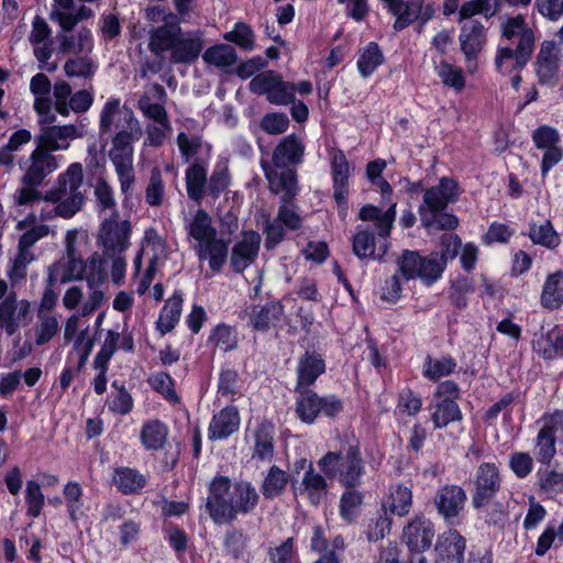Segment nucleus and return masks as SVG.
I'll list each match as a JSON object with an SVG mask.
<instances>
[{"mask_svg": "<svg viewBox=\"0 0 563 563\" xmlns=\"http://www.w3.org/2000/svg\"><path fill=\"white\" fill-rule=\"evenodd\" d=\"M303 154L305 144L299 136L292 133L279 141L273 152L272 161L276 168H286L299 165Z\"/></svg>", "mask_w": 563, "mask_h": 563, "instance_id": "nucleus-31", "label": "nucleus"}, {"mask_svg": "<svg viewBox=\"0 0 563 563\" xmlns=\"http://www.w3.org/2000/svg\"><path fill=\"white\" fill-rule=\"evenodd\" d=\"M296 372L297 384L295 390L309 389L318 377L325 372V362L316 351H306L298 360Z\"/></svg>", "mask_w": 563, "mask_h": 563, "instance_id": "nucleus-29", "label": "nucleus"}, {"mask_svg": "<svg viewBox=\"0 0 563 563\" xmlns=\"http://www.w3.org/2000/svg\"><path fill=\"white\" fill-rule=\"evenodd\" d=\"M465 549V538L456 529H449L438 536L434 563H463Z\"/></svg>", "mask_w": 563, "mask_h": 563, "instance_id": "nucleus-20", "label": "nucleus"}, {"mask_svg": "<svg viewBox=\"0 0 563 563\" xmlns=\"http://www.w3.org/2000/svg\"><path fill=\"white\" fill-rule=\"evenodd\" d=\"M58 167L57 156L36 146L21 164L23 172L20 179L21 187L13 194L14 203L30 206L44 200L56 203V206L47 212L42 211V219L73 218L85 205V195L80 191L84 184V170L80 163H71L64 173L58 175L55 186L45 195L38 190V187L44 185L46 178L53 175Z\"/></svg>", "mask_w": 563, "mask_h": 563, "instance_id": "nucleus-1", "label": "nucleus"}, {"mask_svg": "<svg viewBox=\"0 0 563 563\" xmlns=\"http://www.w3.org/2000/svg\"><path fill=\"white\" fill-rule=\"evenodd\" d=\"M168 438V428L162 421L154 419L143 423L140 440L142 445L150 451L164 449Z\"/></svg>", "mask_w": 563, "mask_h": 563, "instance_id": "nucleus-44", "label": "nucleus"}, {"mask_svg": "<svg viewBox=\"0 0 563 563\" xmlns=\"http://www.w3.org/2000/svg\"><path fill=\"white\" fill-rule=\"evenodd\" d=\"M541 306L549 310H556L563 305V273L550 274L543 285Z\"/></svg>", "mask_w": 563, "mask_h": 563, "instance_id": "nucleus-46", "label": "nucleus"}, {"mask_svg": "<svg viewBox=\"0 0 563 563\" xmlns=\"http://www.w3.org/2000/svg\"><path fill=\"white\" fill-rule=\"evenodd\" d=\"M208 168V157H199L185 172L188 198L198 205L206 197L216 201L231 185V175L225 164H217L209 178Z\"/></svg>", "mask_w": 563, "mask_h": 563, "instance_id": "nucleus-4", "label": "nucleus"}, {"mask_svg": "<svg viewBox=\"0 0 563 563\" xmlns=\"http://www.w3.org/2000/svg\"><path fill=\"white\" fill-rule=\"evenodd\" d=\"M434 429H443L452 422L461 421L463 413L453 399H441L430 406Z\"/></svg>", "mask_w": 563, "mask_h": 563, "instance_id": "nucleus-43", "label": "nucleus"}, {"mask_svg": "<svg viewBox=\"0 0 563 563\" xmlns=\"http://www.w3.org/2000/svg\"><path fill=\"white\" fill-rule=\"evenodd\" d=\"M435 526L424 514H417L402 528L400 540L412 554H422L433 543Z\"/></svg>", "mask_w": 563, "mask_h": 563, "instance_id": "nucleus-10", "label": "nucleus"}, {"mask_svg": "<svg viewBox=\"0 0 563 563\" xmlns=\"http://www.w3.org/2000/svg\"><path fill=\"white\" fill-rule=\"evenodd\" d=\"M208 493L201 499L200 509L216 526L231 523L230 478L218 475L208 486Z\"/></svg>", "mask_w": 563, "mask_h": 563, "instance_id": "nucleus-7", "label": "nucleus"}, {"mask_svg": "<svg viewBox=\"0 0 563 563\" xmlns=\"http://www.w3.org/2000/svg\"><path fill=\"white\" fill-rule=\"evenodd\" d=\"M390 512L399 517H405L409 514L412 505L411 488L402 484L396 485V487L390 490Z\"/></svg>", "mask_w": 563, "mask_h": 563, "instance_id": "nucleus-60", "label": "nucleus"}, {"mask_svg": "<svg viewBox=\"0 0 563 563\" xmlns=\"http://www.w3.org/2000/svg\"><path fill=\"white\" fill-rule=\"evenodd\" d=\"M57 52L62 55H81L93 51V35L90 29L81 26L76 32L62 30L57 33Z\"/></svg>", "mask_w": 563, "mask_h": 563, "instance_id": "nucleus-25", "label": "nucleus"}, {"mask_svg": "<svg viewBox=\"0 0 563 563\" xmlns=\"http://www.w3.org/2000/svg\"><path fill=\"white\" fill-rule=\"evenodd\" d=\"M185 230L198 244L218 235L211 217L203 209H198L192 218L185 219Z\"/></svg>", "mask_w": 563, "mask_h": 563, "instance_id": "nucleus-42", "label": "nucleus"}, {"mask_svg": "<svg viewBox=\"0 0 563 563\" xmlns=\"http://www.w3.org/2000/svg\"><path fill=\"white\" fill-rule=\"evenodd\" d=\"M285 316V309L279 300H271L263 305H253L249 312V323L253 330L267 332L276 327Z\"/></svg>", "mask_w": 563, "mask_h": 563, "instance_id": "nucleus-26", "label": "nucleus"}, {"mask_svg": "<svg viewBox=\"0 0 563 563\" xmlns=\"http://www.w3.org/2000/svg\"><path fill=\"white\" fill-rule=\"evenodd\" d=\"M30 311L27 301L16 300L14 292L9 294L0 303V328L11 336L20 327V322L24 319Z\"/></svg>", "mask_w": 563, "mask_h": 563, "instance_id": "nucleus-33", "label": "nucleus"}, {"mask_svg": "<svg viewBox=\"0 0 563 563\" xmlns=\"http://www.w3.org/2000/svg\"><path fill=\"white\" fill-rule=\"evenodd\" d=\"M107 260L103 253L93 252L86 261L84 279H86L89 288H99L107 282Z\"/></svg>", "mask_w": 563, "mask_h": 563, "instance_id": "nucleus-49", "label": "nucleus"}, {"mask_svg": "<svg viewBox=\"0 0 563 563\" xmlns=\"http://www.w3.org/2000/svg\"><path fill=\"white\" fill-rule=\"evenodd\" d=\"M196 254L200 261H207L213 273L222 271L229 255V242L214 235L213 238L197 244Z\"/></svg>", "mask_w": 563, "mask_h": 563, "instance_id": "nucleus-34", "label": "nucleus"}, {"mask_svg": "<svg viewBox=\"0 0 563 563\" xmlns=\"http://www.w3.org/2000/svg\"><path fill=\"white\" fill-rule=\"evenodd\" d=\"M30 90L35 96L34 110L40 117V123H54L56 114L52 110V84L49 78L43 73L34 75L30 81Z\"/></svg>", "mask_w": 563, "mask_h": 563, "instance_id": "nucleus-23", "label": "nucleus"}, {"mask_svg": "<svg viewBox=\"0 0 563 563\" xmlns=\"http://www.w3.org/2000/svg\"><path fill=\"white\" fill-rule=\"evenodd\" d=\"M113 483L121 493L129 495L139 493L145 486L146 479L134 468L118 467L114 470Z\"/></svg>", "mask_w": 563, "mask_h": 563, "instance_id": "nucleus-50", "label": "nucleus"}, {"mask_svg": "<svg viewBox=\"0 0 563 563\" xmlns=\"http://www.w3.org/2000/svg\"><path fill=\"white\" fill-rule=\"evenodd\" d=\"M388 238L358 227L352 238L353 253L361 261H382L389 247Z\"/></svg>", "mask_w": 563, "mask_h": 563, "instance_id": "nucleus-18", "label": "nucleus"}, {"mask_svg": "<svg viewBox=\"0 0 563 563\" xmlns=\"http://www.w3.org/2000/svg\"><path fill=\"white\" fill-rule=\"evenodd\" d=\"M467 495L465 489L456 484L440 486L432 498L438 515L448 525H453L465 508Z\"/></svg>", "mask_w": 563, "mask_h": 563, "instance_id": "nucleus-13", "label": "nucleus"}, {"mask_svg": "<svg viewBox=\"0 0 563 563\" xmlns=\"http://www.w3.org/2000/svg\"><path fill=\"white\" fill-rule=\"evenodd\" d=\"M37 318L38 324L35 329V343L36 345H43L55 336L59 329V322L55 316L42 309L38 311Z\"/></svg>", "mask_w": 563, "mask_h": 563, "instance_id": "nucleus-59", "label": "nucleus"}, {"mask_svg": "<svg viewBox=\"0 0 563 563\" xmlns=\"http://www.w3.org/2000/svg\"><path fill=\"white\" fill-rule=\"evenodd\" d=\"M261 235L255 231H245L242 239L231 249L230 265L235 273H243L257 257Z\"/></svg>", "mask_w": 563, "mask_h": 563, "instance_id": "nucleus-22", "label": "nucleus"}, {"mask_svg": "<svg viewBox=\"0 0 563 563\" xmlns=\"http://www.w3.org/2000/svg\"><path fill=\"white\" fill-rule=\"evenodd\" d=\"M131 222L120 219L117 210L102 220L97 232V244L111 261L110 276L115 285L122 284L125 277V252L131 245Z\"/></svg>", "mask_w": 563, "mask_h": 563, "instance_id": "nucleus-2", "label": "nucleus"}, {"mask_svg": "<svg viewBox=\"0 0 563 563\" xmlns=\"http://www.w3.org/2000/svg\"><path fill=\"white\" fill-rule=\"evenodd\" d=\"M165 198V184L162 172L155 167L151 172V176L145 188V202L150 207H161Z\"/></svg>", "mask_w": 563, "mask_h": 563, "instance_id": "nucleus-61", "label": "nucleus"}, {"mask_svg": "<svg viewBox=\"0 0 563 563\" xmlns=\"http://www.w3.org/2000/svg\"><path fill=\"white\" fill-rule=\"evenodd\" d=\"M532 54L518 52L511 45H499L495 56V67L501 75L509 76L521 71L531 59Z\"/></svg>", "mask_w": 563, "mask_h": 563, "instance_id": "nucleus-36", "label": "nucleus"}, {"mask_svg": "<svg viewBox=\"0 0 563 563\" xmlns=\"http://www.w3.org/2000/svg\"><path fill=\"white\" fill-rule=\"evenodd\" d=\"M561 60L562 52L558 44L554 41H543L534 62L536 74L540 85H556Z\"/></svg>", "mask_w": 563, "mask_h": 563, "instance_id": "nucleus-17", "label": "nucleus"}, {"mask_svg": "<svg viewBox=\"0 0 563 563\" xmlns=\"http://www.w3.org/2000/svg\"><path fill=\"white\" fill-rule=\"evenodd\" d=\"M93 15V10L85 4L75 8L74 0H53L49 19L56 22L62 30L74 31L79 22Z\"/></svg>", "mask_w": 563, "mask_h": 563, "instance_id": "nucleus-21", "label": "nucleus"}, {"mask_svg": "<svg viewBox=\"0 0 563 563\" xmlns=\"http://www.w3.org/2000/svg\"><path fill=\"white\" fill-rule=\"evenodd\" d=\"M24 498L26 504V516L38 518L45 505V496L42 493L41 485L33 481H26Z\"/></svg>", "mask_w": 563, "mask_h": 563, "instance_id": "nucleus-57", "label": "nucleus"}, {"mask_svg": "<svg viewBox=\"0 0 563 563\" xmlns=\"http://www.w3.org/2000/svg\"><path fill=\"white\" fill-rule=\"evenodd\" d=\"M183 301L181 291H175L173 296L166 300L156 321V328L162 335L170 332L178 323L181 314Z\"/></svg>", "mask_w": 563, "mask_h": 563, "instance_id": "nucleus-45", "label": "nucleus"}, {"mask_svg": "<svg viewBox=\"0 0 563 563\" xmlns=\"http://www.w3.org/2000/svg\"><path fill=\"white\" fill-rule=\"evenodd\" d=\"M300 493H306L311 504L318 505L328 493V483L325 478L314 472L313 466H309L303 474Z\"/></svg>", "mask_w": 563, "mask_h": 563, "instance_id": "nucleus-48", "label": "nucleus"}, {"mask_svg": "<svg viewBox=\"0 0 563 563\" xmlns=\"http://www.w3.org/2000/svg\"><path fill=\"white\" fill-rule=\"evenodd\" d=\"M421 223L427 229L454 230L459 227V219L453 213L445 211L426 212L421 210Z\"/></svg>", "mask_w": 563, "mask_h": 563, "instance_id": "nucleus-62", "label": "nucleus"}, {"mask_svg": "<svg viewBox=\"0 0 563 563\" xmlns=\"http://www.w3.org/2000/svg\"><path fill=\"white\" fill-rule=\"evenodd\" d=\"M533 350L544 360L563 356V330L555 325L545 333H541L533 341Z\"/></svg>", "mask_w": 563, "mask_h": 563, "instance_id": "nucleus-40", "label": "nucleus"}, {"mask_svg": "<svg viewBox=\"0 0 563 563\" xmlns=\"http://www.w3.org/2000/svg\"><path fill=\"white\" fill-rule=\"evenodd\" d=\"M459 41L466 59H475L486 43L484 25L476 20L466 22L461 29Z\"/></svg>", "mask_w": 563, "mask_h": 563, "instance_id": "nucleus-35", "label": "nucleus"}, {"mask_svg": "<svg viewBox=\"0 0 563 563\" xmlns=\"http://www.w3.org/2000/svg\"><path fill=\"white\" fill-rule=\"evenodd\" d=\"M123 120L125 124L112 137L109 158L114 166L121 192L128 198L131 196L135 184L133 144L140 140L142 129L131 110L124 113Z\"/></svg>", "mask_w": 563, "mask_h": 563, "instance_id": "nucleus-3", "label": "nucleus"}, {"mask_svg": "<svg viewBox=\"0 0 563 563\" xmlns=\"http://www.w3.org/2000/svg\"><path fill=\"white\" fill-rule=\"evenodd\" d=\"M331 169L333 180V197L338 206L339 217L344 220L347 216V194L350 164L345 154L341 150H335L331 154Z\"/></svg>", "mask_w": 563, "mask_h": 563, "instance_id": "nucleus-16", "label": "nucleus"}, {"mask_svg": "<svg viewBox=\"0 0 563 563\" xmlns=\"http://www.w3.org/2000/svg\"><path fill=\"white\" fill-rule=\"evenodd\" d=\"M472 506L482 509L494 501L501 487V475L495 463H482L474 475Z\"/></svg>", "mask_w": 563, "mask_h": 563, "instance_id": "nucleus-9", "label": "nucleus"}, {"mask_svg": "<svg viewBox=\"0 0 563 563\" xmlns=\"http://www.w3.org/2000/svg\"><path fill=\"white\" fill-rule=\"evenodd\" d=\"M62 261L54 263L48 267L47 286L53 287L57 283L66 284L73 280L84 279L86 261L82 256L64 257Z\"/></svg>", "mask_w": 563, "mask_h": 563, "instance_id": "nucleus-30", "label": "nucleus"}, {"mask_svg": "<svg viewBox=\"0 0 563 563\" xmlns=\"http://www.w3.org/2000/svg\"><path fill=\"white\" fill-rule=\"evenodd\" d=\"M97 65L88 56L75 55L64 64V73L67 77L90 78L95 75Z\"/></svg>", "mask_w": 563, "mask_h": 563, "instance_id": "nucleus-58", "label": "nucleus"}, {"mask_svg": "<svg viewBox=\"0 0 563 563\" xmlns=\"http://www.w3.org/2000/svg\"><path fill=\"white\" fill-rule=\"evenodd\" d=\"M223 38L234 43L244 51H253L255 46V35L251 26L244 22H236L232 31L227 32Z\"/></svg>", "mask_w": 563, "mask_h": 563, "instance_id": "nucleus-63", "label": "nucleus"}, {"mask_svg": "<svg viewBox=\"0 0 563 563\" xmlns=\"http://www.w3.org/2000/svg\"><path fill=\"white\" fill-rule=\"evenodd\" d=\"M260 495L252 483L240 481L234 484L230 481V504L231 522L238 519L239 515L251 514L258 504Z\"/></svg>", "mask_w": 563, "mask_h": 563, "instance_id": "nucleus-24", "label": "nucleus"}, {"mask_svg": "<svg viewBox=\"0 0 563 563\" xmlns=\"http://www.w3.org/2000/svg\"><path fill=\"white\" fill-rule=\"evenodd\" d=\"M528 235L533 244L541 245L548 250H555L561 243L560 234L554 230L549 220L540 224L530 223Z\"/></svg>", "mask_w": 563, "mask_h": 563, "instance_id": "nucleus-53", "label": "nucleus"}, {"mask_svg": "<svg viewBox=\"0 0 563 563\" xmlns=\"http://www.w3.org/2000/svg\"><path fill=\"white\" fill-rule=\"evenodd\" d=\"M384 63V55L376 42H369L360 49L357 70L364 78L369 77Z\"/></svg>", "mask_w": 563, "mask_h": 563, "instance_id": "nucleus-52", "label": "nucleus"}, {"mask_svg": "<svg viewBox=\"0 0 563 563\" xmlns=\"http://www.w3.org/2000/svg\"><path fill=\"white\" fill-rule=\"evenodd\" d=\"M203 60L218 68H227L236 63L238 55L229 44H218L209 47L202 55Z\"/></svg>", "mask_w": 563, "mask_h": 563, "instance_id": "nucleus-55", "label": "nucleus"}, {"mask_svg": "<svg viewBox=\"0 0 563 563\" xmlns=\"http://www.w3.org/2000/svg\"><path fill=\"white\" fill-rule=\"evenodd\" d=\"M152 89L154 90L161 103H154L147 96H143L137 102L139 109L142 111L145 118L157 122L158 124L165 126L167 130H170L172 126L168 120V114L163 104L167 98V93L164 87L157 82L152 85Z\"/></svg>", "mask_w": 563, "mask_h": 563, "instance_id": "nucleus-37", "label": "nucleus"}, {"mask_svg": "<svg viewBox=\"0 0 563 563\" xmlns=\"http://www.w3.org/2000/svg\"><path fill=\"white\" fill-rule=\"evenodd\" d=\"M534 454L539 463L549 465L556 454V439L539 430L534 440Z\"/></svg>", "mask_w": 563, "mask_h": 563, "instance_id": "nucleus-64", "label": "nucleus"}, {"mask_svg": "<svg viewBox=\"0 0 563 563\" xmlns=\"http://www.w3.org/2000/svg\"><path fill=\"white\" fill-rule=\"evenodd\" d=\"M180 32L181 29L178 23L165 22L163 25L152 30L148 48L156 56H161L164 52L172 51Z\"/></svg>", "mask_w": 563, "mask_h": 563, "instance_id": "nucleus-41", "label": "nucleus"}, {"mask_svg": "<svg viewBox=\"0 0 563 563\" xmlns=\"http://www.w3.org/2000/svg\"><path fill=\"white\" fill-rule=\"evenodd\" d=\"M240 413L235 406H227L213 415L208 427L210 441L224 440L235 433L240 427Z\"/></svg>", "mask_w": 563, "mask_h": 563, "instance_id": "nucleus-32", "label": "nucleus"}, {"mask_svg": "<svg viewBox=\"0 0 563 563\" xmlns=\"http://www.w3.org/2000/svg\"><path fill=\"white\" fill-rule=\"evenodd\" d=\"M500 44L511 45L518 52L533 54L536 45V35L528 25L526 16L517 14L515 16H505L500 22Z\"/></svg>", "mask_w": 563, "mask_h": 563, "instance_id": "nucleus-11", "label": "nucleus"}, {"mask_svg": "<svg viewBox=\"0 0 563 563\" xmlns=\"http://www.w3.org/2000/svg\"><path fill=\"white\" fill-rule=\"evenodd\" d=\"M289 475L280 467L273 465L265 476L261 492L266 499H274L283 494L289 483Z\"/></svg>", "mask_w": 563, "mask_h": 563, "instance_id": "nucleus-54", "label": "nucleus"}, {"mask_svg": "<svg viewBox=\"0 0 563 563\" xmlns=\"http://www.w3.org/2000/svg\"><path fill=\"white\" fill-rule=\"evenodd\" d=\"M202 48L203 40L200 31L180 32L170 51V60L174 64H191L198 59Z\"/></svg>", "mask_w": 563, "mask_h": 563, "instance_id": "nucleus-28", "label": "nucleus"}, {"mask_svg": "<svg viewBox=\"0 0 563 563\" xmlns=\"http://www.w3.org/2000/svg\"><path fill=\"white\" fill-rule=\"evenodd\" d=\"M461 195L459 183L450 177H442L439 184L424 191L422 203L418 208L426 212L445 211L449 203L455 202Z\"/></svg>", "mask_w": 563, "mask_h": 563, "instance_id": "nucleus-15", "label": "nucleus"}, {"mask_svg": "<svg viewBox=\"0 0 563 563\" xmlns=\"http://www.w3.org/2000/svg\"><path fill=\"white\" fill-rule=\"evenodd\" d=\"M261 167L268 181L269 189L274 194L280 195V202L294 201L299 191L296 172L292 169L277 172L266 159H261Z\"/></svg>", "mask_w": 563, "mask_h": 563, "instance_id": "nucleus-19", "label": "nucleus"}, {"mask_svg": "<svg viewBox=\"0 0 563 563\" xmlns=\"http://www.w3.org/2000/svg\"><path fill=\"white\" fill-rule=\"evenodd\" d=\"M397 265L406 280L419 278L427 286L434 284L445 269V262L437 252L421 256L416 251L406 250L398 257Z\"/></svg>", "mask_w": 563, "mask_h": 563, "instance_id": "nucleus-6", "label": "nucleus"}, {"mask_svg": "<svg viewBox=\"0 0 563 563\" xmlns=\"http://www.w3.org/2000/svg\"><path fill=\"white\" fill-rule=\"evenodd\" d=\"M250 90L256 95H265L267 101L276 106H287L294 101L295 84L283 80L275 70H266L255 75L249 84Z\"/></svg>", "mask_w": 563, "mask_h": 563, "instance_id": "nucleus-8", "label": "nucleus"}, {"mask_svg": "<svg viewBox=\"0 0 563 563\" xmlns=\"http://www.w3.org/2000/svg\"><path fill=\"white\" fill-rule=\"evenodd\" d=\"M253 441L252 457L260 462L271 463L275 455V427L264 420L251 431Z\"/></svg>", "mask_w": 563, "mask_h": 563, "instance_id": "nucleus-27", "label": "nucleus"}, {"mask_svg": "<svg viewBox=\"0 0 563 563\" xmlns=\"http://www.w3.org/2000/svg\"><path fill=\"white\" fill-rule=\"evenodd\" d=\"M318 466L330 479H338L345 488L362 485L366 473L365 461L357 445H350L345 453L330 451L319 461Z\"/></svg>", "mask_w": 563, "mask_h": 563, "instance_id": "nucleus-5", "label": "nucleus"}, {"mask_svg": "<svg viewBox=\"0 0 563 563\" xmlns=\"http://www.w3.org/2000/svg\"><path fill=\"white\" fill-rule=\"evenodd\" d=\"M358 218L362 221L375 222L378 235L389 236L396 218V203H391L384 212L374 205H365L360 209Z\"/></svg>", "mask_w": 563, "mask_h": 563, "instance_id": "nucleus-39", "label": "nucleus"}, {"mask_svg": "<svg viewBox=\"0 0 563 563\" xmlns=\"http://www.w3.org/2000/svg\"><path fill=\"white\" fill-rule=\"evenodd\" d=\"M302 224V218L298 213L294 201L280 202L277 216L274 220L267 221L264 228L265 247L275 249L285 238V229L295 231Z\"/></svg>", "mask_w": 563, "mask_h": 563, "instance_id": "nucleus-12", "label": "nucleus"}, {"mask_svg": "<svg viewBox=\"0 0 563 563\" xmlns=\"http://www.w3.org/2000/svg\"><path fill=\"white\" fill-rule=\"evenodd\" d=\"M296 415L305 423L311 424L320 415L319 395L310 389L297 391Z\"/></svg>", "mask_w": 563, "mask_h": 563, "instance_id": "nucleus-47", "label": "nucleus"}, {"mask_svg": "<svg viewBox=\"0 0 563 563\" xmlns=\"http://www.w3.org/2000/svg\"><path fill=\"white\" fill-rule=\"evenodd\" d=\"M36 135V146L53 154L58 151H66L75 139L82 136V132L75 124L53 125L46 123Z\"/></svg>", "mask_w": 563, "mask_h": 563, "instance_id": "nucleus-14", "label": "nucleus"}, {"mask_svg": "<svg viewBox=\"0 0 563 563\" xmlns=\"http://www.w3.org/2000/svg\"><path fill=\"white\" fill-rule=\"evenodd\" d=\"M176 143L185 163L195 162L199 157H208L210 161L211 145L205 143L201 135L179 132Z\"/></svg>", "mask_w": 563, "mask_h": 563, "instance_id": "nucleus-38", "label": "nucleus"}, {"mask_svg": "<svg viewBox=\"0 0 563 563\" xmlns=\"http://www.w3.org/2000/svg\"><path fill=\"white\" fill-rule=\"evenodd\" d=\"M208 342L223 352H229L238 346V332L235 328L220 323L211 331Z\"/></svg>", "mask_w": 563, "mask_h": 563, "instance_id": "nucleus-56", "label": "nucleus"}, {"mask_svg": "<svg viewBox=\"0 0 563 563\" xmlns=\"http://www.w3.org/2000/svg\"><path fill=\"white\" fill-rule=\"evenodd\" d=\"M456 367V361L450 355H445L440 358H433L430 355H427L423 362L422 374L429 380L438 382L442 377L454 373Z\"/></svg>", "mask_w": 563, "mask_h": 563, "instance_id": "nucleus-51", "label": "nucleus"}]
</instances>
